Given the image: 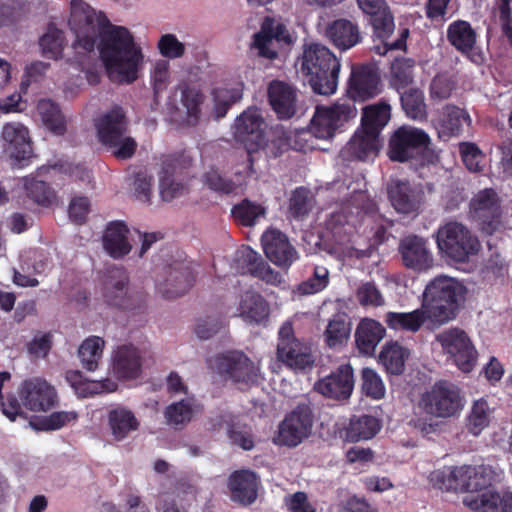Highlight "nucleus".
Wrapping results in <instances>:
<instances>
[{
	"instance_id": "1",
	"label": "nucleus",
	"mask_w": 512,
	"mask_h": 512,
	"mask_svg": "<svg viewBox=\"0 0 512 512\" xmlns=\"http://www.w3.org/2000/svg\"><path fill=\"white\" fill-rule=\"evenodd\" d=\"M69 26L76 36L73 48L79 55L93 52L98 40L100 58L111 81L130 84L138 78L143 56L126 27L113 25L103 12L83 0L71 1Z\"/></svg>"
},
{
	"instance_id": "2",
	"label": "nucleus",
	"mask_w": 512,
	"mask_h": 512,
	"mask_svg": "<svg viewBox=\"0 0 512 512\" xmlns=\"http://www.w3.org/2000/svg\"><path fill=\"white\" fill-rule=\"evenodd\" d=\"M466 288L448 276H437L425 287L422 307L428 320L438 325L454 320L465 301Z\"/></svg>"
},
{
	"instance_id": "3",
	"label": "nucleus",
	"mask_w": 512,
	"mask_h": 512,
	"mask_svg": "<svg viewBox=\"0 0 512 512\" xmlns=\"http://www.w3.org/2000/svg\"><path fill=\"white\" fill-rule=\"evenodd\" d=\"M340 61L325 45L310 43L304 46L301 72L312 90L320 95H331L337 89Z\"/></svg>"
},
{
	"instance_id": "4",
	"label": "nucleus",
	"mask_w": 512,
	"mask_h": 512,
	"mask_svg": "<svg viewBox=\"0 0 512 512\" xmlns=\"http://www.w3.org/2000/svg\"><path fill=\"white\" fill-rule=\"evenodd\" d=\"M439 254L449 262L464 264L477 255L481 244L476 235L458 221L441 225L435 235Z\"/></svg>"
},
{
	"instance_id": "5",
	"label": "nucleus",
	"mask_w": 512,
	"mask_h": 512,
	"mask_svg": "<svg viewBox=\"0 0 512 512\" xmlns=\"http://www.w3.org/2000/svg\"><path fill=\"white\" fill-rule=\"evenodd\" d=\"M129 283L130 278L124 267L107 268L103 281V300L108 306L132 315L144 313L147 308L146 296L131 289Z\"/></svg>"
},
{
	"instance_id": "6",
	"label": "nucleus",
	"mask_w": 512,
	"mask_h": 512,
	"mask_svg": "<svg viewBox=\"0 0 512 512\" xmlns=\"http://www.w3.org/2000/svg\"><path fill=\"white\" fill-rule=\"evenodd\" d=\"M357 5L372 27L373 37L383 44L384 51L381 52L378 46L377 53L385 54L391 50L406 49L409 36L408 28H403L395 41H388L395 30V21L394 15L385 0H357Z\"/></svg>"
},
{
	"instance_id": "7",
	"label": "nucleus",
	"mask_w": 512,
	"mask_h": 512,
	"mask_svg": "<svg viewBox=\"0 0 512 512\" xmlns=\"http://www.w3.org/2000/svg\"><path fill=\"white\" fill-rule=\"evenodd\" d=\"M418 407L425 414L436 418H452L463 409L464 396L455 383L438 380L420 395Z\"/></svg>"
},
{
	"instance_id": "8",
	"label": "nucleus",
	"mask_w": 512,
	"mask_h": 512,
	"mask_svg": "<svg viewBox=\"0 0 512 512\" xmlns=\"http://www.w3.org/2000/svg\"><path fill=\"white\" fill-rule=\"evenodd\" d=\"M264 119L257 107H249L235 120L233 135L238 143H241L247 153L248 170L254 173L253 165L256 155L265 144L263 129Z\"/></svg>"
},
{
	"instance_id": "9",
	"label": "nucleus",
	"mask_w": 512,
	"mask_h": 512,
	"mask_svg": "<svg viewBox=\"0 0 512 512\" xmlns=\"http://www.w3.org/2000/svg\"><path fill=\"white\" fill-rule=\"evenodd\" d=\"M430 144V136L423 129L403 125L390 136L387 155L393 162L405 163L417 159Z\"/></svg>"
},
{
	"instance_id": "10",
	"label": "nucleus",
	"mask_w": 512,
	"mask_h": 512,
	"mask_svg": "<svg viewBox=\"0 0 512 512\" xmlns=\"http://www.w3.org/2000/svg\"><path fill=\"white\" fill-rule=\"evenodd\" d=\"M277 359L295 371L311 369L314 356L311 347L296 338L291 322H284L278 331Z\"/></svg>"
},
{
	"instance_id": "11",
	"label": "nucleus",
	"mask_w": 512,
	"mask_h": 512,
	"mask_svg": "<svg viewBox=\"0 0 512 512\" xmlns=\"http://www.w3.org/2000/svg\"><path fill=\"white\" fill-rule=\"evenodd\" d=\"M315 414L314 406L309 401L299 402L279 425L278 443L296 447L312 433Z\"/></svg>"
},
{
	"instance_id": "12",
	"label": "nucleus",
	"mask_w": 512,
	"mask_h": 512,
	"mask_svg": "<svg viewBox=\"0 0 512 512\" xmlns=\"http://www.w3.org/2000/svg\"><path fill=\"white\" fill-rule=\"evenodd\" d=\"M212 368L225 380L234 383L251 386L258 382V369L243 352L229 351L216 355Z\"/></svg>"
},
{
	"instance_id": "13",
	"label": "nucleus",
	"mask_w": 512,
	"mask_h": 512,
	"mask_svg": "<svg viewBox=\"0 0 512 512\" xmlns=\"http://www.w3.org/2000/svg\"><path fill=\"white\" fill-rule=\"evenodd\" d=\"M436 340L462 372L469 373L473 370L477 361V350L464 330L446 329L436 335Z\"/></svg>"
},
{
	"instance_id": "14",
	"label": "nucleus",
	"mask_w": 512,
	"mask_h": 512,
	"mask_svg": "<svg viewBox=\"0 0 512 512\" xmlns=\"http://www.w3.org/2000/svg\"><path fill=\"white\" fill-rule=\"evenodd\" d=\"M470 215L486 234H493L501 226L500 199L492 188L480 190L470 202Z\"/></svg>"
},
{
	"instance_id": "15",
	"label": "nucleus",
	"mask_w": 512,
	"mask_h": 512,
	"mask_svg": "<svg viewBox=\"0 0 512 512\" xmlns=\"http://www.w3.org/2000/svg\"><path fill=\"white\" fill-rule=\"evenodd\" d=\"M357 115L351 103H335L330 107L317 106L311 121V130L319 139H329L346 122Z\"/></svg>"
},
{
	"instance_id": "16",
	"label": "nucleus",
	"mask_w": 512,
	"mask_h": 512,
	"mask_svg": "<svg viewBox=\"0 0 512 512\" xmlns=\"http://www.w3.org/2000/svg\"><path fill=\"white\" fill-rule=\"evenodd\" d=\"M388 200L396 212H418L424 197L422 189L407 179L390 178L386 185Z\"/></svg>"
},
{
	"instance_id": "17",
	"label": "nucleus",
	"mask_w": 512,
	"mask_h": 512,
	"mask_svg": "<svg viewBox=\"0 0 512 512\" xmlns=\"http://www.w3.org/2000/svg\"><path fill=\"white\" fill-rule=\"evenodd\" d=\"M382 91L381 77L378 69L370 64H361L352 68L348 94L353 101H367L378 96Z\"/></svg>"
},
{
	"instance_id": "18",
	"label": "nucleus",
	"mask_w": 512,
	"mask_h": 512,
	"mask_svg": "<svg viewBox=\"0 0 512 512\" xmlns=\"http://www.w3.org/2000/svg\"><path fill=\"white\" fill-rule=\"evenodd\" d=\"M21 403L30 411H48L57 405V392L46 380L30 378L19 388Z\"/></svg>"
},
{
	"instance_id": "19",
	"label": "nucleus",
	"mask_w": 512,
	"mask_h": 512,
	"mask_svg": "<svg viewBox=\"0 0 512 512\" xmlns=\"http://www.w3.org/2000/svg\"><path fill=\"white\" fill-rule=\"evenodd\" d=\"M314 390L325 398L347 400L354 388V373L350 364H341L329 375L314 383Z\"/></svg>"
},
{
	"instance_id": "20",
	"label": "nucleus",
	"mask_w": 512,
	"mask_h": 512,
	"mask_svg": "<svg viewBox=\"0 0 512 512\" xmlns=\"http://www.w3.org/2000/svg\"><path fill=\"white\" fill-rule=\"evenodd\" d=\"M398 252L403 266L409 270L422 273L433 267V254L428 248L427 240L420 236L408 235L402 238Z\"/></svg>"
},
{
	"instance_id": "21",
	"label": "nucleus",
	"mask_w": 512,
	"mask_h": 512,
	"mask_svg": "<svg viewBox=\"0 0 512 512\" xmlns=\"http://www.w3.org/2000/svg\"><path fill=\"white\" fill-rule=\"evenodd\" d=\"M4 149L20 167L28 164L33 157L28 129L20 123H7L2 129Z\"/></svg>"
},
{
	"instance_id": "22",
	"label": "nucleus",
	"mask_w": 512,
	"mask_h": 512,
	"mask_svg": "<svg viewBox=\"0 0 512 512\" xmlns=\"http://www.w3.org/2000/svg\"><path fill=\"white\" fill-rule=\"evenodd\" d=\"M194 282L191 267L184 262H174L165 268V280L160 284V291L167 299L177 298L188 292Z\"/></svg>"
},
{
	"instance_id": "23",
	"label": "nucleus",
	"mask_w": 512,
	"mask_h": 512,
	"mask_svg": "<svg viewBox=\"0 0 512 512\" xmlns=\"http://www.w3.org/2000/svg\"><path fill=\"white\" fill-rule=\"evenodd\" d=\"M261 242L266 257L277 266L289 267L297 257L286 235L278 230L264 233Z\"/></svg>"
},
{
	"instance_id": "24",
	"label": "nucleus",
	"mask_w": 512,
	"mask_h": 512,
	"mask_svg": "<svg viewBox=\"0 0 512 512\" xmlns=\"http://www.w3.org/2000/svg\"><path fill=\"white\" fill-rule=\"evenodd\" d=\"M99 141L103 145H115L127 133L128 123L122 107L114 106L96 121Z\"/></svg>"
},
{
	"instance_id": "25",
	"label": "nucleus",
	"mask_w": 512,
	"mask_h": 512,
	"mask_svg": "<svg viewBox=\"0 0 512 512\" xmlns=\"http://www.w3.org/2000/svg\"><path fill=\"white\" fill-rule=\"evenodd\" d=\"M324 36L340 51H347L355 47L362 40L357 23L346 18L335 19L327 23Z\"/></svg>"
},
{
	"instance_id": "26",
	"label": "nucleus",
	"mask_w": 512,
	"mask_h": 512,
	"mask_svg": "<svg viewBox=\"0 0 512 512\" xmlns=\"http://www.w3.org/2000/svg\"><path fill=\"white\" fill-rule=\"evenodd\" d=\"M380 147L381 143L378 137L359 128L342 148L340 154L346 161H366L376 157Z\"/></svg>"
},
{
	"instance_id": "27",
	"label": "nucleus",
	"mask_w": 512,
	"mask_h": 512,
	"mask_svg": "<svg viewBox=\"0 0 512 512\" xmlns=\"http://www.w3.org/2000/svg\"><path fill=\"white\" fill-rule=\"evenodd\" d=\"M236 268L241 274H250L268 283L276 280L278 274L249 246L237 250L234 258Z\"/></svg>"
},
{
	"instance_id": "28",
	"label": "nucleus",
	"mask_w": 512,
	"mask_h": 512,
	"mask_svg": "<svg viewBox=\"0 0 512 512\" xmlns=\"http://www.w3.org/2000/svg\"><path fill=\"white\" fill-rule=\"evenodd\" d=\"M231 499L242 505H250L257 499L258 477L253 471L242 469L231 473L228 478Z\"/></svg>"
},
{
	"instance_id": "29",
	"label": "nucleus",
	"mask_w": 512,
	"mask_h": 512,
	"mask_svg": "<svg viewBox=\"0 0 512 512\" xmlns=\"http://www.w3.org/2000/svg\"><path fill=\"white\" fill-rule=\"evenodd\" d=\"M268 100L279 119H290L295 115L297 94L289 84L272 81L268 87Z\"/></svg>"
},
{
	"instance_id": "30",
	"label": "nucleus",
	"mask_w": 512,
	"mask_h": 512,
	"mask_svg": "<svg viewBox=\"0 0 512 512\" xmlns=\"http://www.w3.org/2000/svg\"><path fill=\"white\" fill-rule=\"evenodd\" d=\"M285 26L272 17H265L260 31L254 35L253 46L258 50V55L270 60L275 59L278 54L270 46L273 40H285Z\"/></svg>"
},
{
	"instance_id": "31",
	"label": "nucleus",
	"mask_w": 512,
	"mask_h": 512,
	"mask_svg": "<svg viewBox=\"0 0 512 512\" xmlns=\"http://www.w3.org/2000/svg\"><path fill=\"white\" fill-rule=\"evenodd\" d=\"M142 361L139 351L133 345H122L115 351L113 371L119 379H135L141 371Z\"/></svg>"
},
{
	"instance_id": "32",
	"label": "nucleus",
	"mask_w": 512,
	"mask_h": 512,
	"mask_svg": "<svg viewBox=\"0 0 512 512\" xmlns=\"http://www.w3.org/2000/svg\"><path fill=\"white\" fill-rule=\"evenodd\" d=\"M107 425L116 441L124 440L131 432L138 430L139 421L129 408L117 405L107 413Z\"/></svg>"
},
{
	"instance_id": "33",
	"label": "nucleus",
	"mask_w": 512,
	"mask_h": 512,
	"mask_svg": "<svg viewBox=\"0 0 512 512\" xmlns=\"http://www.w3.org/2000/svg\"><path fill=\"white\" fill-rule=\"evenodd\" d=\"M385 334L386 330L381 323L365 318L360 321L355 331L356 346L362 354L373 355Z\"/></svg>"
},
{
	"instance_id": "34",
	"label": "nucleus",
	"mask_w": 512,
	"mask_h": 512,
	"mask_svg": "<svg viewBox=\"0 0 512 512\" xmlns=\"http://www.w3.org/2000/svg\"><path fill=\"white\" fill-rule=\"evenodd\" d=\"M129 229L120 221L111 222L103 236V247L114 259H121L128 255L132 249L128 241Z\"/></svg>"
},
{
	"instance_id": "35",
	"label": "nucleus",
	"mask_w": 512,
	"mask_h": 512,
	"mask_svg": "<svg viewBox=\"0 0 512 512\" xmlns=\"http://www.w3.org/2000/svg\"><path fill=\"white\" fill-rule=\"evenodd\" d=\"M506 492L500 495L491 485L477 493L466 494L463 504L476 512H505Z\"/></svg>"
},
{
	"instance_id": "36",
	"label": "nucleus",
	"mask_w": 512,
	"mask_h": 512,
	"mask_svg": "<svg viewBox=\"0 0 512 512\" xmlns=\"http://www.w3.org/2000/svg\"><path fill=\"white\" fill-rule=\"evenodd\" d=\"M469 114L455 105L447 104L440 111L436 128L440 138L457 137L462 133L463 123L469 122Z\"/></svg>"
},
{
	"instance_id": "37",
	"label": "nucleus",
	"mask_w": 512,
	"mask_h": 512,
	"mask_svg": "<svg viewBox=\"0 0 512 512\" xmlns=\"http://www.w3.org/2000/svg\"><path fill=\"white\" fill-rule=\"evenodd\" d=\"M447 40L458 52L468 55L476 45L477 34L468 21L456 20L447 27Z\"/></svg>"
},
{
	"instance_id": "38",
	"label": "nucleus",
	"mask_w": 512,
	"mask_h": 512,
	"mask_svg": "<svg viewBox=\"0 0 512 512\" xmlns=\"http://www.w3.org/2000/svg\"><path fill=\"white\" fill-rule=\"evenodd\" d=\"M180 103L186 111V121L189 125H196L201 115V105L205 95L201 89L190 82L183 81L178 85Z\"/></svg>"
},
{
	"instance_id": "39",
	"label": "nucleus",
	"mask_w": 512,
	"mask_h": 512,
	"mask_svg": "<svg viewBox=\"0 0 512 512\" xmlns=\"http://www.w3.org/2000/svg\"><path fill=\"white\" fill-rule=\"evenodd\" d=\"M381 421L372 415L362 414L353 416L345 431L346 440L358 442L373 438L380 430Z\"/></svg>"
},
{
	"instance_id": "40",
	"label": "nucleus",
	"mask_w": 512,
	"mask_h": 512,
	"mask_svg": "<svg viewBox=\"0 0 512 512\" xmlns=\"http://www.w3.org/2000/svg\"><path fill=\"white\" fill-rule=\"evenodd\" d=\"M390 105L380 102L363 109L360 129L379 138L381 130L390 120Z\"/></svg>"
},
{
	"instance_id": "41",
	"label": "nucleus",
	"mask_w": 512,
	"mask_h": 512,
	"mask_svg": "<svg viewBox=\"0 0 512 512\" xmlns=\"http://www.w3.org/2000/svg\"><path fill=\"white\" fill-rule=\"evenodd\" d=\"M409 351L397 342H387L379 354V362L387 373L401 375L405 370V362Z\"/></svg>"
},
{
	"instance_id": "42",
	"label": "nucleus",
	"mask_w": 512,
	"mask_h": 512,
	"mask_svg": "<svg viewBox=\"0 0 512 512\" xmlns=\"http://www.w3.org/2000/svg\"><path fill=\"white\" fill-rule=\"evenodd\" d=\"M37 110L50 132L58 136L66 133V119L57 103L50 99H42L37 104Z\"/></svg>"
},
{
	"instance_id": "43",
	"label": "nucleus",
	"mask_w": 512,
	"mask_h": 512,
	"mask_svg": "<svg viewBox=\"0 0 512 512\" xmlns=\"http://www.w3.org/2000/svg\"><path fill=\"white\" fill-rule=\"evenodd\" d=\"M426 320H428V315L423 307L408 313L388 312L385 315V322L389 328L410 332L420 330Z\"/></svg>"
},
{
	"instance_id": "44",
	"label": "nucleus",
	"mask_w": 512,
	"mask_h": 512,
	"mask_svg": "<svg viewBox=\"0 0 512 512\" xmlns=\"http://www.w3.org/2000/svg\"><path fill=\"white\" fill-rule=\"evenodd\" d=\"M492 409L487 400L480 398L473 402L471 410L465 419L467 431L473 436H479L490 424Z\"/></svg>"
},
{
	"instance_id": "45",
	"label": "nucleus",
	"mask_w": 512,
	"mask_h": 512,
	"mask_svg": "<svg viewBox=\"0 0 512 512\" xmlns=\"http://www.w3.org/2000/svg\"><path fill=\"white\" fill-rule=\"evenodd\" d=\"M105 341L99 336L86 338L78 348V357L82 367L90 372L97 370L103 355Z\"/></svg>"
},
{
	"instance_id": "46",
	"label": "nucleus",
	"mask_w": 512,
	"mask_h": 512,
	"mask_svg": "<svg viewBox=\"0 0 512 512\" xmlns=\"http://www.w3.org/2000/svg\"><path fill=\"white\" fill-rule=\"evenodd\" d=\"M240 314L246 321L260 323L269 316V305L260 294L247 292L240 303Z\"/></svg>"
},
{
	"instance_id": "47",
	"label": "nucleus",
	"mask_w": 512,
	"mask_h": 512,
	"mask_svg": "<svg viewBox=\"0 0 512 512\" xmlns=\"http://www.w3.org/2000/svg\"><path fill=\"white\" fill-rule=\"evenodd\" d=\"M351 323L343 315H335L324 331V341L329 348L345 345L350 338Z\"/></svg>"
},
{
	"instance_id": "48",
	"label": "nucleus",
	"mask_w": 512,
	"mask_h": 512,
	"mask_svg": "<svg viewBox=\"0 0 512 512\" xmlns=\"http://www.w3.org/2000/svg\"><path fill=\"white\" fill-rule=\"evenodd\" d=\"M461 481L460 491L470 493H477L482 489L491 486L490 478L485 473L483 466L475 467L471 465L461 466Z\"/></svg>"
},
{
	"instance_id": "49",
	"label": "nucleus",
	"mask_w": 512,
	"mask_h": 512,
	"mask_svg": "<svg viewBox=\"0 0 512 512\" xmlns=\"http://www.w3.org/2000/svg\"><path fill=\"white\" fill-rule=\"evenodd\" d=\"M213 95L215 116L218 119L223 118L231 106L242 99L243 83L239 82L231 88H216Z\"/></svg>"
},
{
	"instance_id": "50",
	"label": "nucleus",
	"mask_w": 512,
	"mask_h": 512,
	"mask_svg": "<svg viewBox=\"0 0 512 512\" xmlns=\"http://www.w3.org/2000/svg\"><path fill=\"white\" fill-rule=\"evenodd\" d=\"M400 101L407 117L423 120L427 116L424 94L420 89L409 88L400 93Z\"/></svg>"
},
{
	"instance_id": "51",
	"label": "nucleus",
	"mask_w": 512,
	"mask_h": 512,
	"mask_svg": "<svg viewBox=\"0 0 512 512\" xmlns=\"http://www.w3.org/2000/svg\"><path fill=\"white\" fill-rule=\"evenodd\" d=\"M461 470V466L437 469L430 474V482L434 488L442 491H460Z\"/></svg>"
},
{
	"instance_id": "52",
	"label": "nucleus",
	"mask_w": 512,
	"mask_h": 512,
	"mask_svg": "<svg viewBox=\"0 0 512 512\" xmlns=\"http://www.w3.org/2000/svg\"><path fill=\"white\" fill-rule=\"evenodd\" d=\"M231 213L238 224L249 227L265 216L266 209L260 204L244 199L232 208Z\"/></svg>"
},
{
	"instance_id": "53",
	"label": "nucleus",
	"mask_w": 512,
	"mask_h": 512,
	"mask_svg": "<svg viewBox=\"0 0 512 512\" xmlns=\"http://www.w3.org/2000/svg\"><path fill=\"white\" fill-rule=\"evenodd\" d=\"M24 186L27 197L40 206L49 207L56 200L55 191L44 181L26 179Z\"/></svg>"
},
{
	"instance_id": "54",
	"label": "nucleus",
	"mask_w": 512,
	"mask_h": 512,
	"mask_svg": "<svg viewBox=\"0 0 512 512\" xmlns=\"http://www.w3.org/2000/svg\"><path fill=\"white\" fill-rule=\"evenodd\" d=\"M314 198L305 187L296 188L289 200V212L294 219L305 218L312 210Z\"/></svg>"
},
{
	"instance_id": "55",
	"label": "nucleus",
	"mask_w": 512,
	"mask_h": 512,
	"mask_svg": "<svg viewBox=\"0 0 512 512\" xmlns=\"http://www.w3.org/2000/svg\"><path fill=\"white\" fill-rule=\"evenodd\" d=\"M64 33L53 25H49L47 32L40 38V46L44 56L58 59L62 56L64 48Z\"/></svg>"
},
{
	"instance_id": "56",
	"label": "nucleus",
	"mask_w": 512,
	"mask_h": 512,
	"mask_svg": "<svg viewBox=\"0 0 512 512\" xmlns=\"http://www.w3.org/2000/svg\"><path fill=\"white\" fill-rule=\"evenodd\" d=\"M191 161L183 155H167L162 160L159 179H184Z\"/></svg>"
},
{
	"instance_id": "57",
	"label": "nucleus",
	"mask_w": 512,
	"mask_h": 512,
	"mask_svg": "<svg viewBox=\"0 0 512 512\" xmlns=\"http://www.w3.org/2000/svg\"><path fill=\"white\" fill-rule=\"evenodd\" d=\"M193 408L188 400H180L168 405L164 411V416L169 425L178 428L189 423L193 417Z\"/></svg>"
},
{
	"instance_id": "58",
	"label": "nucleus",
	"mask_w": 512,
	"mask_h": 512,
	"mask_svg": "<svg viewBox=\"0 0 512 512\" xmlns=\"http://www.w3.org/2000/svg\"><path fill=\"white\" fill-rule=\"evenodd\" d=\"M77 418L75 411H57L39 418L34 427L41 431L59 430Z\"/></svg>"
},
{
	"instance_id": "59",
	"label": "nucleus",
	"mask_w": 512,
	"mask_h": 512,
	"mask_svg": "<svg viewBox=\"0 0 512 512\" xmlns=\"http://www.w3.org/2000/svg\"><path fill=\"white\" fill-rule=\"evenodd\" d=\"M329 284V271L324 266H314L312 275L303 281L298 289L302 294L310 295L321 292Z\"/></svg>"
},
{
	"instance_id": "60",
	"label": "nucleus",
	"mask_w": 512,
	"mask_h": 512,
	"mask_svg": "<svg viewBox=\"0 0 512 512\" xmlns=\"http://www.w3.org/2000/svg\"><path fill=\"white\" fill-rule=\"evenodd\" d=\"M413 82V61L411 59L397 60L392 65V85L398 92L407 88Z\"/></svg>"
},
{
	"instance_id": "61",
	"label": "nucleus",
	"mask_w": 512,
	"mask_h": 512,
	"mask_svg": "<svg viewBox=\"0 0 512 512\" xmlns=\"http://www.w3.org/2000/svg\"><path fill=\"white\" fill-rule=\"evenodd\" d=\"M459 151L461 159L469 171L481 172L483 170L482 162L485 156L475 143L462 142L459 144Z\"/></svg>"
},
{
	"instance_id": "62",
	"label": "nucleus",
	"mask_w": 512,
	"mask_h": 512,
	"mask_svg": "<svg viewBox=\"0 0 512 512\" xmlns=\"http://www.w3.org/2000/svg\"><path fill=\"white\" fill-rule=\"evenodd\" d=\"M362 391L373 399H381L385 394L384 384L379 375L371 368H363L361 373Z\"/></svg>"
},
{
	"instance_id": "63",
	"label": "nucleus",
	"mask_w": 512,
	"mask_h": 512,
	"mask_svg": "<svg viewBox=\"0 0 512 512\" xmlns=\"http://www.w3.org/2000/svg\"><path fill=\"white\" fill-rule=\"evenodd\" d=\"M183 180L184 179H159V189L162 200L170 202L173 199L188 193V185Z\"/></svg>"
},
{
	"instance_id": "64",
	"label": "nucleus",
	"mask_w": 512,
	"mask_h": 512,
	"mask_svg": "<svg viewBox=\"0 0 512 512\" xmlns=\"http://www.w3.org/2000/svg\"><path fill=\"white\" fill-rule=\"evenodd\" d=\"M204 183L213 191L230 194L236 190V184L231 180L224 178L217 170L211 169L203 176Z\"/></svg>"
}]
</instances>
